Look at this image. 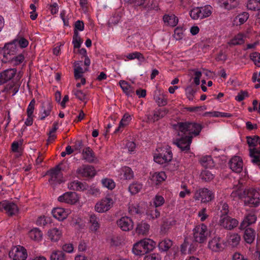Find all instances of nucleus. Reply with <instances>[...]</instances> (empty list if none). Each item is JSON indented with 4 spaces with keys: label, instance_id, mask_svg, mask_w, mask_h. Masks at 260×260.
I'll use <instances>...</instances> for the list:
<instances>
[{
    "label": "nucleus",
    "instance_id": "obj_1",
    "mask_svg": "<svg viewBox=\"0 0 260 260\" xmlns=\"http://www.w3.org/2000/svg\"><path fill=\"white\" fill-rule=\"evenodd\" d=\"M178 137L174 139L173 143L182 152L191 156L190 145L193 137L198 136L203 128L200 123L196 122L185 121L178 123Z\"/></svg>",
    "mask_w": 260,
    "mask_h": 260
},
{
    "label": "nucleus",
    "instance_id": "obj_2",
    "mask_svg": "<svg viewBox=\"0 0 260 260\" xmlns=\"http://www.w3.org/2000/svg\"><path fill=\"white\" fill-rule=\"evenodd\" d=\"M251 162L260 168V138L257 136H247Z\"/></svg>",
    "mask_w": 260,
    "mask_h": 260
},
{
    "label": "nucleus",
    "instance_id": "obj_3",
    "mask_svg": "<svg viewBox=\"0 0 260 260\" xmlns=\"http://www.w3.org/2000/svg\"><path fill=\"white\" fill-rule=\"evenodd\" d=\"M155 244L150 239H144L134 244L132 249L133 253L136 255H143L153 250Z\"/></svg>",
    "mask_w": 260,
    "mask_h": 260
},
{
    "label": "nucleus",
    "instance_id": "obj_4",
    "mask_svg": "<svg viewBox=\"0 0 260 260\" xmlns=\"http://www.w3.org/2000/svg\"><path fill=\"white\" fill-rule=\"evenodd\" d=\"M244 205L257 207L260 205V189L250 188L244 191Z\"/></svg>",
    "mask_w": 260,
    "mask_h": 260
},
{
    "label": "nucleus",
    "instance_id": "obj_5",
    "mask_svg": "<svg viewBox=\"0 0 260 260\" xmlns=\"http://www.w3.org/2000/svg\"><path fill=\"white\" fill-rule=\"evenodd\" d=\"M156 150L157 153H155L153 156L154 160L156 163L161 165L168 164L172 160L173 154L170 147L158 148Z\"/></svg>",
    "mask_w": 260,
    "mask_h": 260
},
{
    "label": "nucleus",
    "instance_id": "obj_6",
    "mask_svg": "<svg viewBox=\"0 0 260 260\" xmlns=\"http://www.w3.org/2000/svg\"><path fill=\"white\" fill-rule=\"evenodd\" d=\"M17 52V47L15 43L10 42L5 44L4 47L0 48V58L3 62L10 61Z\"/></svg>",
    "mask_w": 260,
    "mask_h": 260
},
{
    "label": "nucleus",
    "instance_id": "obj_7",
    "mask_svg": "<svg viewBox=\"0 0 260 260\" xmlns=\"http://www.w3.org/2000/svg\"><path fill=\"white\" fill-rule=\"evenodd\" d=\"M214 192L207 188H200L194 194L196 200L201 201L203 203H207L212 201L214 199Z\"/></svg>",
    "mask_w": 260,
    "mask_h": 260
},
{
    "label": "nucleus",
    "instance_id": "obj_8",
    "mask_svg": "<svg viewBox=\"0 0 260 260\" xmlns=\"http://www.w3.org/2000/svg\"><path fill=\"white\" fill-rule=\"evenodd\" d=\"M209 235L207 226L204 224L197 226L193 230L194 242L202 243L205 242Z\"/></svg>",
    "mask_w": 260,
    "mask_h": 260
},
{
    "label": "nucleus",
    "instance_id": "obj_9",
    "mask_svg": "<svg viewBox=\"0 0 260 260\" xmlns=\"http://www.w3.org/2000/svg\"><path fill=\"white\" fill-rule=\"evenodd\" d=\"M114 202L109 195L97 202L95 205V210L99 213H104L109 210L113 206Z\"/></svg>",
    "mask_w": 260,
    "mask_h": 260
},
{
    "label": "nucleus",
    "instance_id": "obj_10",
    "mask_svg": "<svg viewBox=\"0 0 260 260\" xmlns=\"http://www.w3.org/2000/svg\"><path fill=\"white\" fill-rule=\"evenodd\" d=\"M198 244L194 242L190 238H185L180 246V252L183 256L188 254L193 253L197 249Z\"/></svg>",
    "mask_w": 260,
    "mask_h": 260
},
{
    "label": "nucleus",
    "instance_id": "obj_11",
    "mask_svg": "<svg viewBox=\"0 0 260 260\" xmlns=\"http://www.w3.org/2000/svg\"><path fill=\"white\" fill-rule=\"evenodd\" d=\"M9 256L13 260H25L27 253L23 247L18 245L11 249L9 252Z\"/></svg>",
    "mask_w": 260,
    "mask_h": 260
},
{
    "label": "nucleus",
    "instance_id": "obj_12",
    "mask_svg": "<svg viewBox=\"0 0 260 260\" xmlns=\"http://www.w3.org/2000/svg\"><path fill=\"white\" fill-rule=\"evenodd\" d=\"M77 174L80 177L92 178L96 174L94 168L90 165H83L78 168L77 170Z\"/></svg>",
    "mask_w": 260,
    "mask_h": 260
},
{
    "label": "nucleus",
    "instance_id": "obj_13",
    "mask_svg": "<svg viewBox=\"0 0 260 260\" xmlns=\"http://www.w3.org/2000/svg\"><path fill=\"white\" fill-rule=\"evenodd\" d=\"M117 226L123 231L127 232L133 229L134 222L128 216H123L117 220Z\"/></svg>",
    "mask_w": 260,
    "mask_h": 260
},
{
    "label": "nucleus",
    "instance_id": "obj_14",
    "mask_svg": "<svg viewBox=\"0 0 260 260\" xmlns=\"http://www.w3.org/2000/svg\"><path fill=\"white\" fill-rule=\"evenodd\" d=\"M219 222L221 226L228 230L234 229L238 224V221L237 219L229 216H224L220 218Z\"/></svg>",
    "mask_w": 260,
    "mask_h": 260
},
{
    "label": "nucleus",
    "instance_id": "obj_15",
    "mask_svg": "<svg viewBox=\"0 0 260 260\" xmlns=\"http://www.w3.org/2000/svg\"><path fill=\"white\" fill-rule=\"evenodd\" d=\"M225 243L219 237H215L209 242L208 247L213 251L218 252L224 249Z\"/></svg>",
    "mask_w": 260,
    "mask_h": 260
},
{
    "label": "nucleus",
    "instance_id": "obj_16",
    "mask_svg": "<svg viewBox=\"0 0 260 260\" xmlns=\"http://www.w3.org/2000/svg\"><path fill=\"white\" fill-rule=\"evenodd\" d=\"M60 202H64L70 204H74L78 200V196L75 192H67L58 198Z\"/></svg>",
    "mask_w": 260,
    "mask_h": 260
},
{
    "label": "nucleus",
    "instance_id": "obj_17",
    "mask_svg": "<svg viewBox=\"0 0 260 260\" xmlns=\"http://www.w3.org/2000/svg\"><path fill=\"white\" fill-rule=\"evenodd\" d=\"M230 169L236 173H240L243 169L242 159L238 156L233 157L229 161Z\"/></svg>",
    "mask_w": 260,
    "mask_h": 260
},
{
    "label": "nucleus",
    "instance_id": "obj_18",
    "mask_svg": "<svg viewBox=\"0 0 260 260\" xmlns=\"http://www.w3.org/2000/svg\"><path fill=\"white\" fill-rule=\"evenodd\" d=\"M226 241L225 242V246H230L232 247H237L241 240L240 236L237 233H229L226 236Z\"/></svg>",
    "mask_w": 260,
    "mask_h": 260
},
{
    "label": "nucleus",
    "instance_id": "obj_19",
    "mask_svg": "<svg viewBox=\"0 0 260 260\" xmlns=\"http://www.w3.org/2000/svg\"><path fill=\"white\" fill-rule=\"evenodd\" d=\"M3 205H4V210L9 215H14L18 213L19 209L15 204L7 201H4Z\"/></svg>",
    "mask_w": 260,
    "mask_h": 260
},
{
    "label": "nucleus",
    "instance_id": "obj_20",
    "mask_svg": "<svg viewBox=\"0 0 260 260\" xmlns=\"http://www.w3.org/2000/svg\"><path fill=\"white\" fill-rule=\"evenodd\" d=\"M82 155L83 159L89 163L96 162L98 161L94 153L89 147L83 150Z\"/></svg>",
    "mask_w": 260,
    "mask_h": 260
},
{
    "label": "nucleus",
    "instance_id": "obj_21",
    "mask_svg": "<svg viewBox=\"0 0 260 260\" xmlns=\"http://www.w3.org/2000/svg\"><path fill=\"white\" fill-rule=\"evenodd\" d=\"M168 110L166 108L159 109L154 111L152 114L148 115V119L150 121L155 122L164 117L168 113Z\"/></svg>",
    "mask_w": 260,
    "mask_h": 260
},
{
    "label": "nucleus",
    "instance_id": "obj_22",
    "mask_svg": "<svg viewBox=\"0 0 260 260\" xmlns=\"http://www.w3.org/2000/svg\"><path fill=\"white\" fill-rule=\"evenodd\" d=\"M257 217L254 213H248L244 217L240 224V228L241 230L245 229L250 224L254 223L256 220Z\"/></svg>",
    "mask_w": 260,
    "mask_h": 260
},
{
    "label": "nucleus",
    "instance_id": "obj_23",
    "mask_svg": "<svg viewBox=\"0 0 260 260\" xmlns=\"http://www.w3.org/2000/svg\"><path fill=\"white\" fill-rule=\"evenodd\" d=\"M51 213L53 217L59 221H61L67 217L69 212L63 208H56L52 210Z\"/></svg>",
    "mask_w": 260,
    "mask_h": 260
},
{
    "label": "nucleus",
    "instance_id": "obj_24",
    "mask_svg": "<svg viewBox=\"0 0 260 260\" xmlns=\"http://www.w3.org/2000/svg\"><path fill=\"white\" fill-rule=\"evenodd\" d=\"M16 71L14 69H10L4 71L0 74L1 83L4 84L11 80L16 74Z\"/></svg>",
    "mask_w": 260,
    "mask_h": 260
},
{
    "label": "nucleus",
    "instance_id": "obj_25",
    "mask_svg": "<svg viewBox=\"0 0 260 260\" xmlns=\"http://www.w3.org/2000/svg\"><path fill=\"white\" fill-rule=\"evenodd\" d=\"M163 21L165 24L169 26L174 27L178 23V19L173 14H165L163 17Z\"/></svg>",
    "mask_w": 260,
    "mask_h": 260
},
{
    "label": "nucleus",
    "instance_id": "obj_26",
    "mask_svg": "<svg viewBox=\"0 0 260 260\" xmlns=\"http://www.w3.org/2000/svg\"><path fill=\"white\" fill-rule=\"evenodd\" d=\"M149 228L150 225L147 222L141 221L138 223L136 228V232L139 235L145 236L148 234Z\"/></svg>",
    "mask_w": 260,
    "mask_h": 260
},
{
    "label": "nucleus",
    "instance_id": "obj_27",
    "mask_svg": "<svg viewBox=\"0 0 260 260\" xmlns=\"http://www.w3.org/2000/svg\"><path fill=\"white\" fill-rule=\"evenodd\" d=\"M154 100L158 106H164L168 103L167 97L160 91H155Z\"/></svg>",
    "mask_w": 260,
    "mask_h": 260
},
{
    "label": "nucleus",
    "instance_id": "obj_28",
    "mask_svg": "<svg viewBox=\"0 0 260 260\" xmlns=\"http://www.w3.org/2000/svg\"><path fill=\"white\" fill-rule=\"evenodd\" d=\"M246 39V35L242 32H239L235 35L233 39H232L228 44L230 45L236 46L241 45L244 43Z\"/></svg>",
    "mask_w": 260,
    "mask_h": 260
},
{
    "label": "nucleus",
    "instance_id": "obj_29",
    "mask_svg": "<svg viewBox=\"0 0 260 260\" xmlns=\"http://www.w3.org/2000/svg\"><path fill=\"white\" fill-rule=\"evenodd\" d=\"M167 176L164 172H156L154 173L150 177L152 181L156 185H158L164 181Z\"/></svg>",
    "mask_w": 260,
    "mask_h": 260
},
{
    "label": "nucleus",
    "instance_id": "obj_30",
    "mask_svg": "<svg viewBox=\"0 0 260 260\" xmlns=\"http://www.w3.org/2000/svg\"><path fill=\"white\" fill-rule=\"evenodd\" d=\"M160 208L151 205L147 210L146 214L149 219L158 218L160 216Z\"/></svg>",
    "mask_w": 260,
    "mask_h": 260
},
{
    "label": "nucleus",
    "instance_id": "obj_31",
    "mask_svg": "<svg viewBox=\"0 0 260 260\" xmlns=\"http://www.w3.org/2000/svg\"><path fill=\"white\" fill-rule=\"evenodd\" d=\"M89 229L92 232H96L100 228L99 219L94 214H91L89 216Z\"/></svg>",
    "mask_w": 260,
    "mask_h": 260
},
{
    "label": "nucleus",
    "instance_id": "obj_32",
    "mask_svg": "<svg viewBox=\"0 0 260 260\" xmlns=\"http://www.w3.org/2000/svg\"><path fill=\"white\" fill-rule=\"evenodd\" d=\"M244 238L245 242L248 244L252 243L255 238V232L254 230L250 228H245Z\"/></svg>",
    "mask_w": 260,
    "mask_h": 260
},
{
    "label": "nucleus",
    "instance_id": "obj_33",
    "mask_svg": "<svg viewBox=\"0 0 260 260\" xmlns=\"http://www.w3.org/2000/svg\"><path fill=\"white\" fill-rule=\"evenodd\" d=\"M249 15L246 12L238 14L234 19V23L236 25H241L244 24L248 19Z\"/></svg>",
    "mask_w": 260,
    "mask_h": 260
},
{
    "label": "nucleus",
    "instance_id": "obj_34",
    "mask_svg": "<svg viewBox=\"0 0 260 260\" xmlns=\"http://www.w3.org/2000/svg\"><path fill=\"white\" fill-rule=\"evenodd\" d=\"M217 214L220 217V218L224 216H228L229 206L226 203L220 202L217 206Z\"/></svg>",
    "mask_w": 260,
    "mask_h": 260
},
{
    "label": "nucleus",
    "instance_id": "obj_35",
    "mask_svg": "<svg viewBox=\"0 0 260 260\" xmlns=\"http://www.w3.org/2000/svg\"><path fill=\"white\" fill-rule=\"evenodd\" d=\"M71 188L74 190L82 191L87 189L88 185L85 182L74 181L71 183Z\"/></svg>",
    "mask_w": 260,
    "mask_h": 260
},
{
    "label": "nucleus",
    "instance_id": "obj_36",
    "mask_svg": "<svg viewBox=\"0 0 260 260\" xmlns=\"http://www.w3.org/2000/svg\"><path fill=\"white\" fill-rule=\"evenodd\" d=\"M62 234V231L59 228H54L50 230V240L52 242H56L60 239Z\"/></svg>",
    "mask_w": 260,
    "mask_h": 260
},
{
    "label": "nucleus",
    "instance_id": "obj_37",
    "mask_svg": "<svg viewBox=\"0 0 260 260\" xmlns=\"http://www.w3.org/2000/svg\"><path fill=\"white\" fill-rule=\"evenodd\" d=\"M173 242L169 239H164L158 243V248L161 251H167L172 247Z\"/></svg>",
    "mask_w": 260,
    "mask_h": 260
},
{
    "label": "nucleus",
    "instance_id": "obj_38",
    "mask_svg": "<svg viewBox=\"0 0 260 260\" xmlns=\"http://www.w3.org/2000/svg\"><path fill=\"white\" fill-rule=\"evenodd\" d=\"M119 84L123 91L127 95L132 96L134 93V88L126 81L121 80L119 82Z\"/></svg>",
    "mask_w": 260,
    "mask_h": 260
},
{
    "label": "nucleus",
    "instance_id": "obj_39",
    "mask_svg": "<svg viewBox=\"0 0 260 260\" xmlns=\"http://www.w3.org/2000/svg\"><path fill=\"white\" fill-rule=\"evenodd\" d=\"M200 162L203 167L206 168H211L214 166V161L210 155L202 156L200 159Z\"/></svg>",
    "mask_w": 260,
    "mask_h": 260
},
{
    "label": "nucleus",
    "instance_id": "obj_40",
    "mask_svg": "<svg viewBox=\"0 0 260 260\" xmlns=\"http://www.w3.org/2000/svg\"><path fill=\"white\" fill-rule=\"evenodd\" d=\"M143 184L138 181L134 182L128 187V190L132 194H135L142 189Z\"/></svg>",
    "mask_w": 260,
    "mask_h": 260
},
{
    "label": "nucleus",
    "instance_id": "obj_41",
    "mask_svg": "<svg viewBox=\"0 0 260 260\" xmlns=\"http://www.w3.org/2000/svg\"><path fill=\"white\" fill-rule=\"evenodd\" d=\"M22 142L21 141H14L12 144V151L16 153L17 156H20L22 153Z\"/></svg>",
    "mask_w": 260,
    "mask_h": 260
},
{
    "label": "nucleus",
    "instance_id": "obj_42",
    "mask_svg": "<svg viewBox=\"0 0 260 260\" xmlns=\"http://www.w3.org/2000/svg\"><path fill=\"white\" fill-rule=\"evenodd\" d=\"M249 10L256 11L260 10V0H248L246 5Z\"/></svg>",
    "mask_w": 260,
    "mask_h": 260
},
{
    "label": "nucleus",
    "instance_id": "obj_43",
    "mask_svg": "<svg viewBox=\"0 0 260 260\" xmlns=\"http://www.w3.org/2000/svg\"><path fill=\"white\" fill-rule=\"evenodd\" d=\"M30 239L35 241H40L42 237L41 232L38 228H33L28 233Z\"/></svg>",
    "mask_w": 260,
    "mask_h": 260
},
{
    "label": "nucleus",
    "instance_id": "obj_44",
    "mask_svg": "<svg viewBox=\"0 0 260 260\" xmlns=\"http://www.w3.org/2000/svg\"><path fill=\"white\" fill-rule=\"evenodd\" d=\"M121 178L124 180H130L134 177L132 170L128 167H124L122 169Z\"/></svg>",
    "mask_w": 260,
    "mask_h": 260
},
{
    "label": "nucleus",
    "instance_id": "obj_45",
    "mask_svg": "<svg viewBox=\"0 0 260 260\" xmlns=\"http://www.w3.org/2000/svg\"><path fill=\"white\" fill-rule=\"evenodd\" d=\"M126 57L128 60L137 59L140 62H144L145 60V58L143 54L137 51L128 53L126 55Z\"/></svg>",
    "mask_w": 260,
    "mask_h": 260
},
{
    "label": "nucleus",
    "instance_id": "obj_46",
    "mask_svg": "<svg viewBox=\"0 0 260 260\" xmlns=\"http://www.w3.org/2000/svg\"><path fill=\"white\" fill-rule=\"evenodd\" d=\"M200 177L203 181L210 182L213 179L215 176L211 171L204 170L202 171Z\"/></svg>",
    "mask_w": 260,
    "mask_h": 260
},
{
    "label": "nucleus",
    "instance_id": "obj_47",
    "mask_svg": "<svg viewBox=\"0 0 260 260\" xmlns=\"http://www.w3.org/2000/svg\"><path fill=\"white\" fill-rule=\"evenodd\" d=\"M103 186L109 190L113 189L116 186L114 180L111 178H105L101 180Z\"/></svg>",
    "mask_w": 260,
    "mask_h": 260
},
{
    "label": "nucleus",
    "instance_id": "obj_48",
    "mask_svg": "<svg viewBox=\"0 0 260 260\" xmlns=\"http://www.w3.org/2000/svg\"><path fill=\"white\" fill-rule=\"evenodd\" d=\"M201 10V19L209 17L212 13V8L210 5H207L205 7H199Z\"/></svg>",
    "mask_w": 260,
    "mask_h": 260
},
{
    "label": "nucleus",
    "instance_id": "obj_49",
    "mask_svg": "<svg viewBox=\"0 0 260 260\" xmlns=\"http://www.w3.org/2000/svg\"><path fill=\"white\" fill-rule=\"evenodd\" d=\"M82 43V41L79 36V34L78 31H74V35L73 37L72 43L74 44V47L75 48H80L81 44Z\"/></svg>",
    "mask_w": 260,
    "mask_h": 260
},
{
    "label": "nucleus",
    "instance_id": "obj_50",
    "mask_svg": "<svg viewBox=\"0 0 260 260\" xmlns=\"http://www.w3.org/2000/svg\"><path fill=\"white\" fill-rule=\"evenodd\" d=\"M65 255L61 250L53 251L50 256V260H64Z\"/></svg>",
    "mask_w": 260,
    "mask_h": 260
},
{
    "label": "nucleus",
    "instance_id": "obj_51",
    "mask_svg": "<svg viewBox=\"0 0 260 260\" xmlns=\"http://www.w3.org/2000/svg\"><path fill=\"white\" fill-rule=\"evenodd\" d=\"M165 199L163 197L160 195H156L153 199V205L154 207L157 208H160L165 203Z\"/></svg>",
    "mask_w": 260,
    "mask_h": 260
},
{
    "label": "nucleus",
    "instance_id": "obj_52",
    "mask_svg": "<svg viewBox=\"0 0 260 260\" xmlns=\"http://www.w3.org/2000/svg\"><path fill=\"white\" fill-rule=\"evenodd\" d=\"M5 90L10 94H12V95H14L17 93L19 90V85L18 84H14L12 85H7L5 89Z\"/></svg>",
    "mask_w": 260,
    "mask_h": 260
},
{
    "label": "nucleus",
    "instance_id": "obj_53",
    "mask_svg": "<svg viewBox=\"0 0 260 260\" xmlns=\"http://www.w3.org/2000/svg\"><path fill=\"white\" fill-rule=\"evenodd\" d=\"M181 188L183 190L179 192V196L181 198H184L186 196H189L191 193L190 189H188L187 186L185 183H182L180 186Z\"/></svg>",
    "mask_w": 260,
    "mask_h": 260
},
{
    "label": "nucleus",
    "instance_id": "obj_54",
    "mask_svg": "<svg viewBox=\"0 0 260 260\" xmlns=\"http://www.w3.org/2000/svg\"><path fill=\"white\" fill-rule=\"evenodd\" d=\"M250 58L257 67H260V53L254 52L250 54Z\"/></svg>",
    "mask_w": 260,
    "mask_h": 260
},
{
    "label": "nucleus",
    "instance_id": "obj_55",
    "mask_svg": "<svg viewBox=\"0 0 260 260\" xmlns=\"http://www.w3.org/2000/svg\"><path fill=\"white\" fill-rule=\"evenodd\" d=\"M184 29L182 26H178L174 30V37L177 40H180L183 38Z\"/></svg>",
    "mask_w": 260,
    "mask_h": 260
},
{
    "label": "nucleus",
    "instance_id": "obj_56",
    "mask_svg": "<svg viewBox=\"0 0 260 260\" xmlns=\"http://www.w3.org/2000/svg\"><path fill=\"white\" fill-rule=\"evenodd\" d=\"M191 18L193 19H201V10H199V7H197L192 9L189 13Z\"/></svg>",
    "mask_w": 260,
    "mask_h": 260
},
{
    "label": "nucleus",
    "instance_id": "obj_57",
    "mask_svg": "<svg viewBox=\"0 0 260 260\" xmlns=\"http://www.w3.org/2000/svg\"><path fill=\"white\" fill-rule=\"evenodd\" d=\"M12 42L15 43L16 46L17 44L19 45L21 48H25L28 45V41L23 38L15 39Z\"/></svg>",
    "mask_w": 260,
    "mask_h": 260
},
{
    "label": "nucleus",
    "instance_id": "obj_58",
    "mask_svg": "<svg viewBox=\"0 0 260 260\" xmlns=\"http://www.w3.org/2000/svg\"><path fill=\"white\" fill-rule=\"evenodd\" d=\"M128 212L131 215L140 214L141 211L138 205H131L128 207Z\"/></svg>",
    "mask_w": 260,
    "mask_h": 260
},
{
    "label": "nucleus",
    "instance_id": "obj_59",
    "mask_svg": "<svg viewBox=\"0 0 260 260\" xmlns=\"http://www.w3.org/2000/svg\"><path fill=\"white\" fill-rule=\"evenodd\" d=\"M185 93L188 100L193 101L194 94L196 93V89L191 87H187L185 89Z\"/></svg>",
    "mask_w": 260,
    "mask_h": 260
},
{
    "label": "nucleus",
    "instance_id": "obj_60",
    "mask_svg": "<svg viewBox=\"0 0 260 260\" xmlns=\"http://www.w3.org/2000/svg\"><path fill=\"white\" fill-rule=\"evenodd\" d=\"M36 101L34 99L32 100L29 103L26 110L27 115L34 116L33 113L35 110Z\"/></svg>",
    "mask_w": 260,
    "mask_h": 260
},
{
    "label": "nucleus",
    "instance_id": "obj_61",
    "mask_svg": "<svg viewBox=\"0 0 260 260\" xmlns=\"http://www.w3.org/2000/svg\"><path fill=\"white\" fill-rule=\"evenodd\" d=\"M83 74V69L80 66H78L74 69V77L78 80L82 78Z\"/></svg>",
    "mask_w": 260,
    "mask_h": 260
},
{
    "label": "nucleus",
    "instance_id": "obj_62",
    "mask_svg": "<svg viewBox=\"0 0 260 260\" xmlns=\"http://www.w3.org/2000/svg\"><path fill=\"white\" fill-rule=\"evenodd\" d=\"M62 249L63 251L71 253L73 252L74 248L72 244L66 243L62 245Z\"/></svg>",
    "mask_w": 260,
    "mask_h": 260
},
{
    "label": "nucleus",
    "instance_id": "obj_63",
    "mask_svg": "<svg viewBox=\"0 0 260 260\" xmlns=\"http://www.w3.org/2000/svg\"><path fill=\"white\" fill-rule=\"evenodd\" d=\"M144 260H161V256L159 254L154 253L146 255Z\"/></svg>",
    "mask_w": 260,
    "mask_h": 260
},
{
    "label": "nucleus",
    "instance_id": "obj_64",
    "mask_svg": "<svg viewBox=\"0 0 260 260\" xmlns=\"http://www.w3.org/2000/svg\"><path fill=\"white\" fill-rule=\"evenodd\" d=\"M131 119L132 118L131 115L128 113H125L120 122L125 126L128 124Z\"/></svg>",
    "mask_w": 260,
    "mask_h": 260
}]
</instances>
